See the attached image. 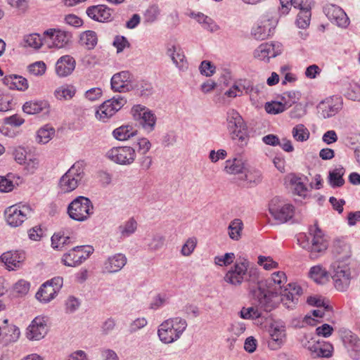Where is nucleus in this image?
Returning <instances> with one entry per match:
<instances>
[{
	"instance_id": "obj_1",
	"label": "nucleus",
	"mask_w": 360,
	"mask_h": 360,
	"mask_svg": "<svg viewBox=\"0 0 360 360\" xmlns=\"http://www.w3.org/2000/svg\"><path fill=\"white\" fill-rule=\"evenodd\" d=\"M287 278L283 271L274 272L271 276L264 281L260 284V288L264 289L266 292H260L262 298L261 300V308L266 311H271L274 309L279 302V294L283 290L285 283H286Z\"/></svg>"
},
{
	"instance_id": "obj_2",
	"label": "nucleus",
	"mask_w": 360,
	"mask_h": 360,
	"mask_svg": "<svg viewBox=\"0 0 360 360\" xmlns=\"http://www.w3.org/2000/svg\"><path fill=\"white\" fill-rule=\"evenodd\" d=\"M227 129L233 141H238L241 146L246 145L249 139L246 124L235 110L227 112Z\"/></svg>"
},
{
	"instance_id": "obj_3",
	"label": "nucleus",
	"mask_w": 360,
	"mask_h": 360,
	"mask_svg": "<svg viewBox=\"0 0 360 360\" xmlns=\"http://www.w3.org/2000/svg\"><path fill=\"white\" fill-rule=\"evenodd\" d=\"M83 161L75 162L60 179L58 186L63 193H70L76 189L84 176Z\"/></svg>"
},
{
	"instance_id": "obj_4",
	"label": "nucleus",
	"mask_w": 360,
	"mask_h": 360,
	"mask_svg": "<svg viewBox=\"0 0 360 360\" xmlns=\"http://www.w3.org/2000/svg\"><path fill=\"white\" fill-rule=\"evenodd\" d=\"M93 213L94 206L91 201L84 196L77 197L68 207L69 217L75 221H86Z\"/></svg>"
},
{
	"instance_id": "obj_5",
	"label": "nucleus",
	"mask_w": 360,
	"mask_h": 360,
	"mask_svg": "<svg viewBox=\"0 0 360 360\" xmlns=\"http://www.w3.org/2000/svg\"><path fill=\"white\" fill-rule=\"evenodd\" d=\"M309 234L312 237L311 243L303 245V248L308 250L311 259L318 258L328 247V243L323 238V233L318 225L315 224L309 229Z\"/></svg>"
},
{
	"instance_id": "obj_6",
	"label": "nucleus",
	"mask_w": 360,
	"mask_h": 360,
	"mask_svg": "<svg viewBox=\"0 0 360 360\" xmlns=\"http://www.w3.org/2000/svg\"><path fill=\"white\" fill-rule=\"evenodd\" d=\"M32 210L27 205L18 203L7 207L4 211L6 223L11 227H18L27 219Z\"/></svg>"
},
{
	"instance_id": "obj_7",
	"label": "nucleus",
	"mask_w": 360,
	"mask_h": 360,
	"mask_svg": "<svg viewBox=\"0 0 360 360\" xmlns=\"http://www.w3.org/2000/svg\"><path fill=\"white\" fill-rule=\"evenodd\" d=\"M63 279L56 276L44 283L36 293V298L41 302L48 303L53 300L63 287Z\"/></svg>"
},
{
	"instance_id": "obj_8",
	"label": "nucleus",
	"mask_w": 360,
	"mask_h": 360,
	"mask_svg": "<svg viewBox=\"0 0 360 360\" xmlns=\"http://www.w3.org/2000/svg\"><path fill=\"white\" fill-rule=\"evenodd\" d=\"M105 156L110 161L121 165H131L136 158L135 148L130 146L113 147L108 150Z\"/></svg>"
},
{
	"instance_id": "obj_9",
	"label": "nucleus",
	"mask_w": 360,
	"mask_h": 360,
	"mask_svg": "<svg viewBox=\"0 0 360 360\" xmlns=\"http://www.w3.org/2000/svg\"><path fill=\"white\" fill-rule=\"evenodd\" d=\"M127 103V99L118 95L103 102L96 112V117L99 120L106 122L116 112L120 110Z\"/></svg>"
},
{
	"instance_id": "obj_10",
	"label": "nucleus",
	"mask_w": 360,
	"mask_h": 360,
	"mask_svg": "<svg viewBox=\"0 0 360 360\" xmlns=\"http://www.w3.org/2000/svg\"><path fill=\"white\" fill-rule=\"evenodd\" d=\"M134 119L137 121L148 133L154 130L156 123L155 115L146 107L136 105L131 109Z\"/></svg>"
},
{
	"instance_id": "obj_11",
	"label": "nucleus",
	"mask_w": 360,
	"mask_h": 360,
	"mask_svg": "<svg viewBox=\"0 0 360 360\" xmlns=\"http://www.w3.org/2000/svg\"><path fill=\"white\" fill-rule=\"evenodd\" d=\"M94 252L91 246H76L65 253L62 258V262L68 266H76L85 261Z\"/></svg>"
},
{
	"instance_id": "obj_12",
	"label": "nucleus",
	"mask_w": 360,
	"mask_h": 360,
	"mask_svg": "<svg viewBox=\"0 0 360 360\" xmlns=\"http://www.w3.org/2000/svg\"><path fill=\"white\" fill-rule=\"evenodd\" d=\"M269 210L272 217L281 223L288 221L294 215V206L291 204L281 202L278 198L271 200Z\"/></svg>"
},
{
	"instance_id": "obj_13",
	"label": "nucleus",
	"mask_w": 360,
	"mask_h": 360,
	"mask_svg": "<svg viewBox=\"0 0 360 360\" xmlns=\"http://www.w3.org/2000/svg\"><path fill=\"white\" fill-rule=\"evenodd\" d=\"M343 345L347 349L349 356L358 360L360 359V339L350 330L341 328L339 330Z\"/></svg>"
},
{
	"instance_id": "obj_14",
	"label": "nucleus",
	"mask_w": 360,
	"mask_h": 360,
	"mask_svg": "<svg viewBox=\"0 0 360 360\" xmlns=\"http://www.w3.org/2000/svg\"><path fill=\"white\" fill-rule=\"evenodd\" d=\"M303 293L302 288L297 283H288L283 288L279 295L281 301L286 308L292 309L298 303L300 296Z\"/></svg>"
},
{
	"instance_id": "obj_15",
	"label": "nucleus",
	"mask_w": 360,
	"mask_h": 360,
	"mask_svg": "<svg viewBox=\"0 0 360 360\" xmlns=\"http://www.w3.org/2000/svg\"><path fill=\"white\" fill-rule=\"evenodd\" d=\"M248 264L247 260L236 262L225 274L224 281L235 286L240 285L245 281Z\"/></svg>"
},
{
	"instance_id": "obj_16",
	"label": "nucleus",
	"mask_w": 360,
	"mask_h": 360,
	"mask_svg": "<svg viewBox=\"0 0 360 360\" xmlns=\"http://www.w3.org/2000/svg\"><path fill=\"white\" fill-rule=\"evenodd\" d=\"M342 108V100L338 96H331L321 101L317 109L321 116L329 118L335 115Z\"/></svg>"
},
{
	"instance_id": "obj_17",
	"label": "nucleus",
	"mask_w": 360,
	"mask_h": 360,
	"mask_svg": "<svg viewBox=\"0 0 360 360\" xmlns=\"http://www.w3.org/2000/svg\"><path fill=\"white\" fill-rule=\"evenodd\" d=\"M245 281L248 283L250 292L252 294L254 299L257 301L259 306L261 307V300L259 299L260 297L262 298V296H260L259 292H265L266 288L264 289L260 288L259 285L264 281H260L259 271L255 268L248 269Z\"/></svg>"
},
{
	"instance_id": "obj_18",
	"label": "nucleus",
	"mask_w": 360,
	"mask_h": 360,
	"mask_svg": "<svg viewBox=\"0 0 360 360\" xmlns=\"http://www.w3.org/2000/svg\"><path fill=\"white\" fill-rule=\"evenodd\" d=\"M113 9L105 4H98L89 6L86 13L89 18L98 22H110L112 20Z\"/></svg>"
},
{
	"instance_id": "obj_19",
	"label": "nucleus",
	"mask_w": 360,
	"mask_h": 360,
	"mask_svg": "<svg viewBox=\"0 0 360 360\" xmlns=\"http://www.w3.org/2000/svg\"><path fill=\"white\" fill-rule=\"evenodd\" d=\"M323 12L331 22L340 27L346 28L349 24V19L346 13L337 5H327L323 8Z\"/></svg>"
},
{
	"instance_id": "obj_20",
	"label": "nucleus",
	"mask_w": 360,
	"mask_h": 360,
	"mask_svg": "<svg viewBox=\"0 0 360 360\" xmlns=\"http://www.w3.org/2000/svg\"><path fill=\"white\" fill-rule=\"evenodd\" d=\"M47 331L45 317L37 316L27 327L26 336L30 340H39L46 335Z\"/></svg>"
},
{
	"instance_id": "obj_21",
	"label": "nucleus",
	"mask_w": 360,
	"mask_h": 360,
	"mask_svg": "<svg viewBox=\"0 0 360 360\" xmlns=\"http://www.w3.org/2000/svg\"><path fill=\"white\" fill-rule=\"evenodd\" d=\"M282 45L278 42L262 44L255 51V58L269 61L271 58H275L282 53Z\"/></svg>"
},
{
	"instance_id": "obj_22",
	"label": "nucleus",
	"mask_w": 360,
	"mask_h": 360,
	"mask_svg": "<svg viewBox=\"0 0 360 360\" xmlns=\"http://www.w3.org/2000/svg\"><path fill=\"white\" fill-rule=\"evenodd\" d=\"M44 34L53 41V46L58 49L64 48L69 44L72 39V34L60 29H49Z\"/></svg>"
},
{
	"instance_id": "obj_23",
	"label": "nucleus",
	"mask_w": 360,
	"mask_h": 360,
	"mask_svg": "<svg viewBox=\"0 0 360 360\" xmlns=\"http://www.w3.org/2000/svg\"><path fill=\"white\" fill-rule=\"evenodd\" d=\"M335 288L340 292L346 291L351 280L349 269L346 266H337L332 276Z\"/></svg>"
},
{
	"instance_id": "obj_24",
	"label": "nucleus",
	"mask_w": 360,
	"mask_h": 360,
	"mask_svg": "<svg viewBox=\"0 0 360 360\" xmlns=\"http://www.w3.org/2000/svg\"><path fill=\"white\" fill-rule=\"evenodd\" d=\"M25 259V253L22 250H11L3 253L0 261L8 270H14L21 266Z\"/></svg>"
},
{
	"instance_id": "obj_25",
	"label": "nucleus",
	"mask_w": 360,
	"mask_h": 360,
	"mask_svg": "<svg viewBox=\"0 0 360 360\" xmlns=\"http://www.w3.org/2000/svg\"><path fill=\"white\" fill-rule=\"evenodd\" d=\"M270 338L268 340V346L272 350H276L281 347L285 336L284 326L276 323L271 324L269 328Z\"/></svg>"
},
{
	"instance_id": "obj_26",
	"label": "nucleus",
	"mask_w": 360,
	"mask_h": 360,
	"mask_svg": "<svg viewBox=\"0 0 360 360\" xmlns=\"http://www.w3.org/2000/svg\"><path fill=\"white\" fill-rule=\"evenodd\" d=\"M131 73L122 71L115 74L110 81L111 88L115 91L125 92L129 90Z\"/></svg>"
},
{
	"instance_id": "obj_27",
	"label": "nucleus",
	"mask_w": 360,
	"mask_h": 360,
	"mask_svg": "<svg viewBox=\"0 0 360 360\" xmlns=\"http://www.w3.org/2000/svg\"><path fill=\"white\" fill-rule=\"evenodd\" d=\"M76 62L73 57L65 55L61 56L56 62V72L60 77L70 75L75 68Z\"/></svg>"
},
{
	"instance_id": "obj_28",
	"label": "nucleus",
	"mask_w": 360,
	"mask_h": 360,
	"mask_svg": "<svg viewBox=\"0 0 360 360\" xmlns=\"http://www.w3.org/2000/svg\"><path fill=\"white\" fill-rule=\"evenodd\" d=\"M127 257L122 253L110 256L104 263V269L108 273H116L120 271L127 264Z\"/></svg>"
},
{
	"instance_id": "obj_29",
	"label": "nucleus",
	"mask_w": 360,
	"mask_h": 360,
	"mask_svg": "<svg viewBox=\"0 0 360 360\" xmlns=\"http://www.w3.org/2000/svg\"><path fill=\"white\" fill-rule=\"evenodd\" d=\"M344 95L349 100L360 101V84L348 78L341 80Z\"/></svg>"
},
{
	"instance_id": "obj_30",
	"label": "nucleus",
	"mask_w": 360,
	"mask_h": 360,
	"mask_svg": "<svg viewBox=\"0 0 360 360\" xmlns=\"http://www.w3.org/2000/svg\"><path fill=\"white\" fill-rule=\"evenodd\" d=\"M3 83L11 89L25 91L28 88L27 80L18 75L5 76L3 79Z\"/></svg>"
},
{
	"instance_id": "obj_31",
	"label": "nucleus",
	"mask_w": 360,
	"mask_h": 360,
	"mask_svg": "<svg viewBox=\"0 0 360 360\" xmlns=\"http://www.w3.org/2000/svg\"><path fill=\"white\" fill-rule=\"evenodd\" d=\"M190 16L196 20L197 22L200 24L202 27L205 30H207L210 32H214L219 29V27L217 25L214 20L202 13L192 12L191 13Z\"/></svg>"
},
{
	"instance_id": "obj_32",
	"label": "nucleus",
	"mask_w": 360,
	"mask_h": 360,
	"mask_svg": "<svg viewBox=\"0 0 360 360\" xmlns=\"http://www.w3.org/2000/svg\"><path fill=\"white\" fill-rule=\"evenodd\" d=\"M245 169V162L241 158L229 159L225 162L224 171L229 174H242Z\"/></svg>"
},
{
	"instance_id": "obj_33",
	"label": "nucleus",
	"mask_w": 360,
	"mask_h": 360,
	"mask_svg": "<svg viewBox=\"0 0 360 360\" xmlns=\"http://www.w3.org/2000/svg\"><path fill=\"white\" fill-rule=\"evenodd\" d=\"M169 322L163 321L159 326L158 330V335L163 343L169 344L176 341L180 338L176 337V335L173 332V329L169 327Z\"/></svg>"
},
{
	"instance_id": "obj_34",
	"label": "nucleus",
	"mask_w": 360,
	"mask_h": 360,
	"mask_svg": "<svg viewBox=\"0 0 360 360\" xmlns=\"http://www.w3.org/2000/svg\"><path fill=\"white\" fill-rule=\"evenodd\" d=\"M263 179L261 170L255 168H247L245 171L244 180L247 182L248 187H254L259 184Z\"/></svg>"
},
{
	"instance_id": "obj_35",
	"label": "nucleus",
	"mask_w": 360,
	"mask_h": 360,
	"mask_svg": "<svg viewBox=\"0 0 360 360\" xmlns=\"http://www.w3.org/2000/svg\"><path fill=\"white\" fill-rule=\"evenodd\" d=\"M345 170L343 167L339 166L329 172L328 183L332 188H339L344 185L343 176Z\"/></svg>"
},
{
	"instance_id": "obj_36",
	"label": "nucleus",
	"mask_w": 360,
	"mask_h": 360,
	"mask_svg": "<svg viewBox=\"0 0 360 360\" xmlns=\"http://www.w3.org/2000/svg\"><path fill=\"white\" fill-rule=\"evenodd\" d=\"M309 276L318 284L326 283L329 278L328 271L321 265H316L312 266L309 271Z\"/></svg>"
},
{
	"instance_id": "obj_37",
	"label": "nucleus",
	"mask_w": 360,
	"mask_h": 360,
	"mask_svg": "<svg viewBox=\"0 0 360 360\" xmlns=\"http://www.w3.org/2000/svg\"><path fill=\"white\" fill-rule=\"evenodd\" d=\"M49 107L47 101H30L26 102L22 106L24 112L29 115L38 114Z\"/></svg>"
},
{
	"instance_id": "obj_38",
	"label": "nucleus",
	"mask_w": 360,
	"mask_h": 360,
	"mask_svg": "<svg viewBox=\"0 0 360 360\" xmlns=\"http://www.w3.org/2000/svg\"><path fill=\"white\" fill-rule=\"evenodd\" d=\"M79 43L88 50H92L98 43V36L93 30H86L80 34Z\"/></svg>"
},
{
	"instance_id": "obj_39",
	"label": "nucleus",
	"mask_w": 360,
	"mask_h": 360,
	"mask_svg": "<svg viewBox=\"0 0 360 360\" xmlns=\"http://www.w3.org/2000/svg\"><path fill=\"white\" fill-rule=\"evenodd\" d=\"M167 54L178 68L182 69L184 68L185 56L180 47L174 45L169 47L167 50Z\"/></svg>"
},
{
	"instance_id": "obj_40",
	"label": "nucleus",
	"mask_w": 360,
	"mask_h": 360,
	"mask_svg": "<svg viewBox=\"0 0 360 360\" xmlns=\"http://www.w3.org/2000/svg\"><path fill=\"white\" fill-rule=\"evenodd\" d=\"M165 322L169 323V325L172 326L170 327L173 329V332L177 338H180L188 326L186 321L179 316L169 318L165 320Z\"/></svg>"
},
{
	"instance_id": "obj_41",
	"label": "nucleus",
	"mask_w": 360,
	"mask_h": 360,
	"mask_svg": "<svg viewBox=\"0 0 360 360\" xmlns=\"http://www.w3.org/2000/svg\"><path fill=\"white\" fill-rule=\"evenodd\" d=\"M76 88L72 84H64L55 90L54 95L58 100H70L75 96Z\"/></svg>"
},
{
	"instance_id": "obj_42",
	"label": "nucleus",
	"mask_w": 360,
	"mask_h": 360,
	"mask_svg": "<svg viewBox=\"0 0 360 360\" xmlns=\"http://www.w3.org/2000/svg\"><path fill=\"white\" fill-rule=\"evenodd\" d=\"M289 179L290 184L292 186L294 193L304 198L307 195V188L302 179L295 174H291Z\"/></svg>"
},
{
	"instance_id": "obj_43",
	"label": "nucleus",
	"mask_w": 360,
	"mask_h": 360,
	"mask_svg": "<svg viewBox=\"0 0 360 360\" xmlns=\"http://www.w3.org/2000/svg\"><path fill=\"white\" fill-rule=\"evenodd\" d=\"M229 236L233 240H238L241 237L243 223L240 219H235L229 225Z\"/></svg>"
},
{
	"instance_id": "obj_44",
	"label": "nucleus",
	"mask_w": 360,
	"mask_h": 360,
	"mask_svg": "<svg viewBox=\"0 0 360 360\" xmlns=\"http://www.w3.org/2000/svg\"><path fill=\"white\" fill-rule=\"evenodd\" d=\"M71 243V238L65 236L63 233H55L51 237V245L54 249L62 250Z\"/></svg>"
},
{
	"instance_id": "obj_45",
	"label": "nucleus",
	"mask_w": 360,
	"mask_h": 360,
	"mask_svg": "<svg viewBox=\"0 0 360 360\" xmlns=\"http://www.w3.org/2000/svg\"><path fill=\"white\" fill-rule=\"evenodd\" d=\"M136 131H132V127L130 126H121L112 131V135L115 139L119 141H125L134 136Z\"/></svg>"
},
{
	"instance_id": "obj_46",
	"label": "nucleus",
	"mask_w": 360,
	"mask_h": 360,
	"mask_svg": "<svg viewBox=\"0 0 360 360\" xmlns=\"http://www.w3.org/2000/svg\"><path fill=\"white\" fill-rule=\"evenodd\" d=\"M55 134V129L53 127L49 124L41 127L37 131V140L38 142L41 143H48Z\"/></svg>"
},
{
	"instance_id": "obj_47",
	"label": "nucleus",
	"mask_w": 360,
	"mask_h": 360,
	"mask_svg": "<svg viewBox=\"0 0 360 360\" xmlns=\"http://www.w3.org/2000/svg\"><path fill=\"white\" fill-rule=\"evenodd\" d=\"M290 105L278 101L267 102L265 104V110L269 114L277 115L284 112Z\"/></svg>"
},
{
	"instance_id": "obj_48",
	"label": "nucleus",
	"mask_w": 360,
	"mask_h": 360,
	"mask_svg": "<svg viewBox=\"0 0 360 360\" xmlns=\"http://www.w3.org/2000/svg\"><path fill=\"white\" fill-rule=\"evenodd\" d=\"M292 135L296 141L303 142L309 138V131L304 124H300L292 128Z\"/></svg>"
},
{
	"instance_id": "obj_49",
	"label": "nucleus",
	"mask_w": 360,
	"mask_h": 360,
	"mask_svg": "<svg viewBox=\"0 0 360 360\" xmlns=\"http://www.w3.org/2000/svg\"><path fill=\"white\" fill-rule=\"evenodd\" d=\"M137 229V222L134 218H130L123 224L119 226V231L123 237H129L133 234Z\"/></svg>"
},
{
	"instance_id": "obj_50",
	"label": "nucleus",
	"mask_w": 360,
	"mask_h": 360,
	"mask_svg": "<svg viewBox=\"0 0 360 360\" xmlns=\"http://www.w3.org/2000/svg\"><path fill=\"white\" fill-rule=\"evenodd\" d=\"M22 43L25 47H31L34 49H39L43 44L41 36L37 33L25 36Z\"/></svg>"
},
{
	"instance_id": "obj_51",
	"label": "nucleus",
	"mask_w": 360,
	"mask_h": 360,
	"mask_svg": "<svg viewBox=\"0 0 360 360\" xmlns=\"http://www.w3.org/2000/svg\"><path fill=\"white\" fill-rule=\"evenodd\" d=\"M307 302L313 307H323L324 310L327 311L332 310V307L328 304V300H326L321 296H309L307 300Z\"/></svg>"
},
{
	"instance_id": "obj_52",
	"label": "nucleus",
	"mask_w": 360,
	"mask_h": 360,
	"mask_svg": "<svg viewBox=\"0 0 360 360\" xmlns=\"http://www.w3.org/2000/svg\"><path fill=\"white\" fill-rule=\"evenodd\" d=\"M271 28L266 25H258L252 30V34L257 40H264L271 35Z\"/></svg>"
},
{
	"instance_id": "obj_53",
	"label": "nucleus",
	"mask_w": 360,
	"mask_h": 360,
	"mask_svg": "<svg viewBox=\"0 0 360 360\" xmlns=\"http://www.w3.org/2000/svg\"><path fill=\"white\" fill-rule=\"evenodd\" d=\"M160 14V10L158 5L153 4L148 7L144 13V19L146 22L153 23L155 22Z\"/></svg>"
},
{
	"instance_id": "obj_54",
	"label": "nucleus",
	"mask_w": 360,
	"mask_h": 360,
	"mask_svg": "<svg viewBox=\"0 0 360 360\" xmlns=\"http://www.w3.org/2000/svg\"><path fill=\"white\" fill-rule=\"evenodd\" d=\"M262 314L257 308L243 307L240 311V316L243 319H257L261 316Z\"/></svg>"
},
{
	"instance_id": "obj_55",
	"label": "nucleus",
	"mask_w": 360,
	"mask_h": 360,
	"mask_svg": "<svg viewBox=\"0 0 360 360\" xmlns=\"http://www.w3.org/2000/svg\"><path fill=\"white\" fill-rule=\"evenodd\" d=\"M333 347L331 344L327 343L323 345L314 347V352L318 357L329 358L332 356Z\"/></svg>"
},
{
	"instance_id": "obj_56",
	"label": "nucleus",
	"mask_w": 360,
	"mask_h": 360,
	"mask_svg": "<svg viewBox=\"0 0 360 360\" xmlns=\"http://www.w3.org/2000/svg\"><path fill=\"white\" fill-rule=\"evenodd\" d=\"M165 243V237L160 234H155L147 243L149 250L156 251L162 248Z\"/></svg>"
},
{
	"instance_id": "obj_57",
	"label": "nucleus",
	"mask_w": 360,
	"mask_h": 360,
	"mask_svg": "<svg viewBox=\"0 0 360 360\" xmlns=\"http://www.w3.org/2000/svg\"><path fill=\"white\" fill-rule=\"evenodd\" d=\"M311 12H300L296 19V25L299 28L305 29L310 23Z\"/></svg>"
},
{
	"instance_id": "obj_58",
	"label": "nucleus",
	"mask_w": 360,
	"mask_h": 360,
	"mask_svg": "<svg viewBox=\"0 0 360 360\" xmlns=\"http://www.w3.org/2000/svg\"><path fill=\"white\" fill-rule=\"evenodd\" d=\"M199 70L202 75L206 77H211L213 75L216 70L215 65L208 60H203L201 62Z\"/></svg>"
},
{
	"instance_id": "obj_59",
	"label": "nucleus",
	"mask_w": 360,
	"mask_h": 360,
	"mask_svg": "<svg viewBox=\"0 0 360 360\" xmlns=\"http://www.w3.org/2000/svg\"><path fill=\"white\" fill-rule=\"evenodd\" d=\"M112 45L117 49V53H121L125 48H129L131 44L128 39L120 35H117L113 41Z\"/></svg>"
},
{
	"instance_id": "obj_60",
	"label": "nucleus",
	"mask_w": 360,
	"mask_h": 360,
	"mask_svg": "<svg viewBox=\"0 0 360 360\" xmlns=\"http://www.w3.org/2000/svg\"><path fill=\"white\" fill-rule=\"evenodd\" d=\"M313 2V0H293L291 4L295 8H299L300 12H311Z\"/></svg>"
},
{
	"instance_id": "obj_61",
	"label": "nucleus",
	"mask_w": 360,
	"mask_h": 360,
	"mask_svg": "<svg viewBox=\"0 0 360 360\" xmlns=\"http://www.w3.org/2000/svg\"><path fill=\"white\" fill-rule=\"evenodd\" d=\"M135 146L137 147L138 153L143 155H146L151 148V143L146 138L139 139Z\"/></svg>"
},
{
	"instance_id": "obj_62",
	"label": "nucleus",
	"mask_w": 360,
	"mask_h": 360,
	"mask_svg": "<svg viewBox=\"0 0 360 360\" xmlns=\"http://www.w3.org/2000/svg\"><path fill=\"white\" fill-rule=\"evenodd\" d=\"M307 113L306 106L301 103H297L290 112V117L292 119L302 117Z\"/></svg>"
},
{
	"instance_id": "obj_63",
	"label": "nucleus",
	"mask_w": 360,
	"mask_h": 360,
	"mask_svg": "<svg viewBox=\"0 0 360 360\" xmlns=\"http://www.w3.org/2000/svg\"><path fill=\"white\" fill-rule=\"evenodd\" d=\"M28 69L29 72L34 75H42L46 71V65L42 61H37L30 65Z\"/></svg>"
},
{
	"instance_id": "obj_64",
	"label": "nucleus",
	"mask_w": 360,
	"mask_h": 360,
	"mask_svg": "<svg viewBox=\"0 0 360 360\" xmlns=\"http://www.w3.org/2000/svg\"><path fill=\"white\" fill-rule=\"evenodd\" d=\"M197 240L195 238H189L181 248V254L184 256H189L193 252L196 246Z\"/></svg>"
}]
</instances>
